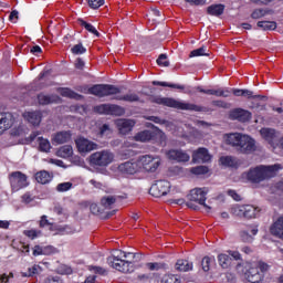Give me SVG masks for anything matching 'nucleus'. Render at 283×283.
Instances as JSON below:
<instances>
[{"instance_id":"nucleus-1","label":"nucleus","mask_w":283,"mask_h":283,"mask_svg":"<svg viewBox=\"0 0 283 283\" xmlns=\"http://www.w3.org/2000/svg\"><path fill=\"white\" fill-rule=\"evenodd\" d=\"M160 165H163V159L160 156L142 155L137 159H132L120 164L117 169L120 174H127L129 176H134V174H138V171H144L145 174H156Z\"/></svg>"},{"instance_id":"nucleus-2","label":"nucleus","mask_w":283,"mask_h":283,"mask_svg":"<svg viewBox=\"0 0 283 283\" xmlns=\"http://www.w3.org/2000/svg\"><path fill=\"white\" fill-rule=\"evenodd\" d=\"M90 94L98 96V98H105V96H113V101H125L126 103H138L140 97L136 93H128L126 95L120 94V88L112 84H96L88 88Z\"/></svg>"},{"instance_id":"nucleus-3","label":"nucleus","mask_w":283,"mask_h":283,"mask_svg":"<svg viewBox=\"0 0 283 283\" xmlns=\"http://www.w3.org/2000/svg\"><path fill=\"white\" fill-rule=\"evenodd\" d=\"M226 145L235 147L241 154H253L255 151V139L251 136L241 133H228L223 135Z\"/></svg>"},{"instance_id":"nucleus-4","label":"nucleus","mask_w":283,"mask_h":283,"mask_svg":"<svg viewBox=\"0 0 283 283\" xmlns=\"http://www.w3.org/2000/svg\"><path fill=\"white\" fill-rule=\"evenodd\" d=\"M134 253L124 252L123 250H114L113 254L108 256L107 262L109 266L119 271L120 273H132L134 271Z\"/></svg>"},{"instance_id":"nucleus-5","label":"nucleus","mask_w":283,"mask_h":283,"mask_svg":"<svg viewBox=\"0 0 283 283\" xmlns=\"http://www.w3.org/2000/svg\"><path fill=\"white\" fill-rule=\"evenodd\" d=\"M280 169H282V165L280 164L258 166L255 168H251L248 172H243L242 178L243 180H250V182H262V180L273 178Z\"/></svg>"},{"instance_id":"nucleus-6","label":"nucleus","mask_w":283,"mask_h":283,"mask_svg":"<svg viewBox=\"0 0 283 283\" xmlns=\"http://www.w3.org/2000/svg\"><path fill=\"white\" fill-rule=\"evenodd\" d=\"M151 103L157 105H164L165 107H172L174 109H184L187 112H202V108L196 104L178 101L174 97L155 96L151 98Z\"/></svg>"},{"instance_id":"nucleus-7","label":"nucleus","mask_w":283,"mask_h":283,"mask_svg":"<svg viewBox=\"0 0 283 283\" xmlns=\"http://www.w3.org/2000/svg\"><path fill=\"white\" fill-rule=\"evenodd\" d=\"M116 155L109 149L93 153L88 160L92 167H109L114 163Z\"/></svg>"},{"instance_id":"nucleus-8","label":"nucleus","mask_w":283,"mask_h":283,"mask_svg":"<svg viewBox=\"0 0 283 283\" xmlns=\"http://www.w3.org/2000/svg\"><path fill=\"white\" fill-rule=\"evenodd\" d=\"M271 266L265 262H258L254 266H251L245 273L244 277L250 283H260L264 280V275L269 273Z\"/></svg>"},{"instance_id":"nucleus-9","label":"nucleus","mask_w":283,"mask_h":283,"mask_svg":"<svg viewBox=\"0 0 283 283\" xmlns=\"http://www.w3.org/2000/svg\"><path fill=\"white\" fill-rule=\"evenodd\" d=\"M231 213L237 218H247L248 220H251L258 218L260 209L253 205H234L231 208Z\"/></svg>"},{"instance_id":"nucleus-10","label":"nucleus","mask_w":283,"mask_h":283,"mask_svg":"<svg viewBox=\"0 0 283 283\" xmlns=\"http://www.w3.org/2000/svg\"><path fill=\"white\" fill-rule=\"evenodd\" d=\"M207 193H209V188L207 187L193 188L188 195V200H190V202H197V205H201L207 213H209V211H211V207L205 203L207 202Z\"/></svg>"},{"instance_id":"nucleus-11","label":"nucleus","mask_w":283,"mask_h":283,"mask_svg":"<svg viewBox=\"0 0 283 283\" xmlns=\"http://www.w3.org/2000/svg\"><path fill=\"white\" fill-rule=\"evenodd\" d=\"M96 114H104L105 116H124L125 108L116 104H101L95 106Z\"/></svg>"},{"instance_id":"nucleus-12","label":"nucleus","mask_w":283,"mask_h":283,"mask_svg":"<svg viewBox=\"0 0 283 283\" xmlns=\"http://www.w3.org/2000/svg\"><path fill=\"white\" fill-rule=\"evenodd\" d=\"M233 260H242V254L238 251L229 250L227 253L218 255V262L221 269H231V266H233Z\"/></svg>"},{"instance_id":"nucleus-13","label":"nucleus","mask_w":283,"mask_h":283,"mask_svg":"<svg viewBox=\"0 0 283 283\" xmlns=\"http://www.w3.org/2000/svg\"><path fill=\"white\" fill-rule=\"evenodd\" d=\"M171 189V184L167 180H158L150 187L149 193L154 198H160L167 196Z\"/></svg>"},{"instance_id":"nucleus-14","label":"nucleus","mask_w":283,"mask_h":283,"mask_svg":"<svg viewBox=\"0 0 283 283\" xmlns=\"http://www.w3.org/2000/svg\"><path fill=\"white\" fill-rule=\"evenodd\" d=\"M39 136H41V132L39 130L31 133V135L29 136L30 143H32L33 140H38L39 151H42L43 154H50V151H52V144L50 143V139Z\"/></svg>"},{"instance_id":"nucleus-15","label":"nucleus","mask_w":283,"mask_h":283,"mask_svg":"<svg viewBox=\"0 0 283 283\" xmlns=\"http://www.w3.org/2000/svg\"><path fill=\"white\" fill-rule=\"evenodd\" d=\"M10 182L13 191H19L28 187V176L21 171L12 172L10 176Z\"/></svg>"},{"instance_id":"nucleus-16","label":"nucleus","mask_w":283,"mask_h":283,"mask_svg":"<svg viewBox=\"0 0 283 283\" xmlns=\"http://www.w3.org/2000/svg\"><path fill=\"white\" fill-rule=\"evenodd\" d=\"M77 151L80 154H90V151H94V149H98V144L85 138L80 137L75 140Z\"/></svg>"},{"instance_id":"nucleus-17","label":"nucleus","mask_w":283,"mask_h":283,"mask_svg":"<svg viewBox=\"0 0 283 283\" xmlns=\"http://www.w3.org/2000/svg\"><path fill=\"white\" fill-rule=\"evenodd\" d=\"M168 160H175L176 163H189L191 156L182 149H170L165 151Z\"/></svg>"},{"instance_id":"nucleus-18","label":"nucleus","mask_w":283,"mask_h":283,"mask_svg":"<svg viewBox=\"0 0 283 283\" xmlns=\"http://www.w3.org/2000/svg\"><path fill=\"white\" fill-rule=\"evenodd\" d=\"M192 163H211V154H209V149L207 148H198L192 153Z\"/></svg>"},{"instance_id":"nucleus-19","label":"nucleus","mask_w":283,"mask_h":283,"mask_svg":"<svg viewBox=\"0 0 283 283\" xmlns=\"http://www.w3.org/2000/svg\"><path fill=\"white\" fill-rule=\"evenodd\" d=\"M115 125L119 132V134H129L134 129V126L136 125V120L134 119H125L119 118L115 120Z\"/></svg>"},{"instance_id":"nucleus-20","label":"nucleus","mask_w":283,"mask_h":283,"mask_svg":"<svg viewBox=\"0 0 283 283\" xmlns=\"http://www.w3.org/2000/svg\"><path fill=\"white\" fill-rule=\"evenodd\" d=\"M231 120H239V123H247L251 118V112L243 108H234L230 112Z\"/></svg>"},{"instance_id":"nucleus-21","label":"nucleus","mask_w":283,"mask_h":283,"mask_svg":"<svg viewBox=\"0 0 283 283\" xmlns=\"http://www.w3.org/2000/svg\"><path fill=\"white\" fill-rule=\"evenodd\" d=\"M72 140V133L70 130H61L52 135L51 142L53 145H65Z\"/></svg>"},{"instance_id":"nucleus-22","label":"nucleus","mask_w":283,"mask_h":283,"mask_svg":"<svg viewBox=\"0 0 283 283\" xmlns=\"http://www.w3.org/2000/svg\"><path fill=\"white\" fill-rule=\"evenodd\" d=\"M14 125V117L10 113H0V136Z\"/></svg>"},{"instance_id":"nucleus-23","label":"nucleus","mask_w":283,"mask_h":283,"mask_svg":"<svg viewBox=\"0 0 283 283\" xmlns=\"http://www.w3.org/2000/svg\"><path fill=\"white\" fill-rule=\"evenodd\" d=\"M185 127L188 130H185L184 128L178 127L176 135L181 136V138H189V136H193L195 138L199 139L202 137V135L198 130L190 128L188 125H185Z\"/></svg>"},{"instance_id":"nucleus-24","label":"nucleus","mask_w":283,"mask_h":283,"mask_svg":"<svg viewBox=\"0 0 283 283\" xmlns=\"http://www.w3.org/2000/svg\"><path fill=\"white\" fill-rule=\"evenodd\" d=\"M258 235V226L252 224L250 226V232L249 230H241L240 238L242 242H253V237Z\"/></svg>"},{"instance_id":"nucleus-25","label":"nucleus","mask_w":283,"mask_h":283,"mask_svg":"<svg viewBox=\"0 0 283 283\" xmlns=\"http://www.w3.org/2000/svg\"><path fill=\"white\" fill-rule=\"evenodd\" d=\"M134 140H136L137 143H153L154 132L142 130L134 136Z\"/></svg>"},{"instance_id":"nucleus-26","label":"nucleus","mask_w":283,"mask_h":283,"mask_svg":"<svg viewBox=\"0 0 283 283\" xmlns=\"http://www.w3.org/2000/svg\"><path fill=\"white\" fill-rule=\"evenodd\" d=\"M23 117L25 118V120H28V123H30L31 125H41V112L35 111V112H25L23 114Z\"/></svg>"},{"instance_id":"nucleus-27","label":"nucleus","mask_w":283,"mask_h":283,"mask_svg":"<svg viewBox=\"0 0 283 283\" xmlns=\"http://www.w3.org/2000/svg\"><path fill=\"white\" fill-rule=\"evenodd\" d=\"M35 180L40 185H48V182L52 181V174H50L48 170H41L35 174Z\"/></svg>"},{"instance_id":"nucleus-28","label":"nucleus","mask_w":283,"mask_h":283,"mask_svg":"<svg viewBox=\"0 0 283 283\" xmlns=\"http://www.w3.org/2000/svg\"><path fill=\"white\" fill-rule=\"evenodd\" d=\"M59 94H61V96H64L65 98H74L75 101H82L83 98V95L77 94L70 88H59Z\"/></svg>"},{"instance_id":"nucleus-29","label":"nucleus","mask_w":283,"mask_h":283,"mask_svg":"<svg viewBox=\"0 0 283 283\" xmlns=\"http://www.w3.org/2000/svg\"><path fill=\"white\" fill-rule=\"evenodd\" d=\"M74 154V149L71 145H64L60 147L56 151V156L60 158H71V156Z\"/></svg>"},{"instance_id":"nucleus-30","label":"nucleus","mask_w":283,"mask_h":283,"mask_svg":"<svg viewBox=\"0 0 283 283\" xmlns=\"http://www.w3.org/2000/svg\"><path fill=\"white\" fill-rule=\"evenodd\" d=\"M208 14L211 17H220L224 14V4H212L207 9Z\"/></svg>"},{"instance_id":"nucleus-31","label":"nucleus","mask_w":283,"mask_h":283,"mask_svg":"<svg viewBox=\"0 0 283 283\" xmlns=\"http://www.w3.org/2000/svg\"><path fill=\"white\" fill-rule=\"evenodd\" d=\"M153 143H157V145H167V135L163 133V130L156 128L154 130V140Z\"/></svg>"},{"instance_id":"nucleus-32","label":"nucleus","mask_w":283,"mask_h":283,"mask_svg":"<svg viewBox=\"0 0 283 283\" xmlns=\"http://www.w3.org/2000/svg\"><path fill=\"white\" fill-rule=\"evenodd\" d=\"M220 165L223 167H238V159L231 156H223L219 159Z\"/></svg>"},{"instance_id":"nucleus-33","label":"nucleus","mask_w":283,"mask_h":283,"mask_svg":"<svg viewBox=\"0 0 283 283\" xmlns=\"http://www.w3.org/2000/svg\"><path fill=\"white\" fill-rule=\"evenodd\" d=\"M260 134L264 140L269 142L270 144L273 143L275 139V129L272 128H262Z\"/></svg>"},{"instance_id":"nucleus-34","label":"nucleus","mask_w":283,"mask_h":283,"mask_svg":"<svg viewBox=\"0 0 283 283\" xmlns=\"http://www.w3.org/2000/svg\"><path fill=\"white\" fill-rule=\"evenodd\" d=\"M42 271H43V268H41L38 264H34L28 269V272H22L21 276L22 277H33V275H39V273H42Z\"/></svg>"},{"instance_id":"nucleus-35","label":"nucleus","mask_w":283,"mask_h":283,"mask_svg":"<svg viewBox=\"0 0 283 283\" xmlns=\"http://www.w3.org/2000/svg\"><path fill=\"white\" fill-rule=\"evenodd\" d=\"M177 271H191L193 269V263L187 261V260H178L176 263Z\"/></svg>"},{"instance_id":"nucleus-36","label":"nucleus","mask_w":283,"mask_h":283,"mask_svg":"<svg viewBox=\"0 0 283 283\" xmlns=\"http://www.w3.org/2000/svg\"><path fill=\"white\" fill-rule=\"evenodd\" d=\"M57 99L59 97L56 96H49L45 94L38 95V101L40 105H50L51 103H56Z\"/></svg>"},{"instance_id":"nucleus-37","label":"nucleus","mask_w":283,"mask_h":283,"mask_svg":"<svg viewBox=\"0 0 283 283\" xmlns=\"http://www.w3.org/2000/svg\"><path fill=\"white\" fill-rule=\"evenodd\" d=\"M78 24L82 28H85L87 32H91V34H94L95 36H101V33H98V30H96L94 25H92L91 23H87L85 20L78 19Z\"/></svg>"},{"instance_id":"nucleus-38","label":"nucleus","mask_w":283,"mask_h":283,"mask_svg":"<svg viewBox=\"0 0 283 283\" xmlns=\"http://www.w3.org/2000/svg\"><path fill=\"white\" fill-rule=\"evenodd\" d=\"M258 28H260V30H275L277 23L275 21H259Z\"/></svg>"},{"instance_id":"nucleus-39","label":"nucleus","mask_w":283,"mask_h":283,"mask_svg":"<svg viewBox=\"0 0 283 283\" xmlns=\"http://www.w3.org/2000/svg\"><path fill=\"white\" fill-rule=\"evenodd\" d=\"M216 264V259L211 256H205L201 261L202 270L207 273L208 271H211V265Z\"/></svg>"},{"instance_id":"nucleus-40","label":"nucleus","mask_w":283,"mask_h":283,"mask_svg":"<svg viewBox=\"0 0 283 283\" xmlns=\"http://www.w3.org/2000/svg\"><path fill=\"white\" fill-rule=\"evenodd\" d=\"M55 231H57V235H70V233H74V229L70 226H56Z\"/></svg>"},{"instance_id":"nucleus-41","label":"nucleus","mask_w":283,"mask_h":283,"mask_svg":"<svg viewBox=\"0 0 283 283\" xmlns=\"http://www.w3.org/2000/svg\"><path fill=\"white\" fill-rule=\"evenodd\" d=\"M195 176H205V174H209V167L207 166H197L190 169Z\"/></svg>"},{"instance_id":"nucleus-42","label":"nucleus","mask_w":283,"mask_h":283,"mask_svg":"<svg viewBox=\"0 0 283 283\" xmlns=\"http://www.w3.org/2000/svg\"><path fill=\"white\" fill-rule=\"evenodd\" d=\"M153 85H160V87H171L172 90H185V86L171 84L167 82L153 81Z\"/></svg>"},{"instance_id":"nucleus-43","label":"nucleus","mask_w":283,"mask_h":283,"mask_svg":"<svg viewBox=\"0 0 283 283\" xmlns=\"http://www.w3.org/2000/svg\"><path fill=\"white\" fill-rule=\"evenodd\" d=\"M24 235H27V238H30V240H36V238H41L42 232L36 229L24 230Z\"/></svg>"},{"instance_id":"nucleus-44","label":"nucleus","mask_w":283,"mask_h":283,"mask_svg":"<svg viewBox=\"0 0 283 283\" xmlns=\"http://www.w3.org/2000/svg\"><path fill=\"white\" fill-rule=\"evenodd\" d=\"M193 56H209V53H207V48L201 46L199 49L191 51L190 59H193Z\"/></svg>"},{"instance_id":"nucleus-45","label":"nucleus","mask_w":283,"mask_h":283,"mask_svg":"<svg viewBox=\"0 0 283 283\" xmlns=\"http://www.w3.org/2000/svg\"><path fill=\"white\" fill-rule=\"evenodd\" d=\"M114 202H116V198L108 196V197H104L101 200V205L105 208V209H109V207H112V205H114Z\"/></svg>"},{"instance_id":"nucleus-46","label":"nucleus","mask_w":283,"mask_h":283,"mask_svg":"<svg viewBox=\"0 0 283 283\" xmlns=\"http://www.w3.org/2000/svg\"><path fill=\"white\" fill-rule=\"evenodd\" d=\"M161 283H180V279L174 274H166L163 276Z\"/></svg>"},{"instance_id":"nucleus-47","label":"nucleus","mask_w":283,"mask_h":283,"mask_svg":"<svg viewBox=\"0 0 283 283\" xmlns=\"http://www.w3.org/2000/svg\"><path fill=\"white\" fill-rule=\"evenodd\" d=\"M269 14V10L266 9H256L252 12L251 17L253 19H262L263 17H266Z\"/></svg>"},{"instance_id":"nucleus-48","label":"nucleus","mask_w":283,"mask_h":283,"mask_svg":"<svg viewBox=\"0 0 283 283\" xmlns=\"http://www.w3.org/2000/svg\"><path fill=\"white\" fill-rule=\"evenodd\" d=\"M73 54H85V52H87V49H85V46H83L82 43L80 44H75L72 49H71Z\"/></svg>"},{"instance_id":"nucleus-49","label":"nucleus","mask_w":283,"mask_h":283,"mask_svg":"<svg viewBox=\"0 0 283 283\" xmlns=\"http://www.w3.org/2000/svg\"><path fill=\"white\" fill-rule=\"evenodd\" d=\"M105 4V0H88V6L92 10H98L101 6Z\"/></svg>"},{"instance_id":"nucleus-50","label":"nucleus","mask_w":283,"mask_h":283,"mask_svg":"<svg viewBox=\"0 0 283 283\" xmlns=\"http://www.w3.org/2000/svg\"><path fill=\"white\" fill-rule=\"evenodd\" d=\"M157 64L161 67H169V61L167 60V55L160 54L159 57L157 59Z\"/></svg>"},{"instance_id":"nucleus-51","label":"nucleus","mask_w":283,"mask_h":283,"mask_svg":"<svg viewBox=\"0 0 283 283\" xmlns=\"http://www.w3.org/2000/svg\"><path fill=\"white\" fill-rule=\"evenodd\" d=\"M57 191L64 192V191H70L72 189V182H62L59 184L56 187Z\"/></svg>"},{"instance_id":"nucleus-52","label":"nucleus","mask_w":283,"mask_h":283,"mask_svg":"<svg viewBox=\"0 0 283 283\" xmlns=\"http://www.w3.org/2000/svg\"><path fill=\"white\" fill-rule=\"evenodd\" d=\"M99 134H101V136H109L112 134V128H109V125L104 124L99 128Z\"/></svg>"},{"instance_id":"nucleus-53","label":"nucleus","mask_w":283,"mask_h":283,"mask_svg":"<svg viewBox=\"0 0 283 283\" xmlns=\"http://www.w3.org/2000/svg\"><path fill=\"white\" fill-rule=\"evenodd\" d=\"M40 227L43 229L44 227H53L52 221L48 220V216H42L40 220Z\"/></svg>"},{"instance_id":"nucleus-54","label":"nucleus","mask_w":283,"mask_h":283,"mask_svg":"<svg viewBox=\"0 0 283 283\" xmlns=\"http://www.w3.org/2000/svg\"><path fill=\"white\" fill-rule=\"evenodd\" d=\"M214 96H222L223 98H229L231 96V92L224 90H214Z\"/></svg>"},{"instance_id":"nucleus-55","label":"nucleus","mask_w":283,"mask_h":283,"mask_svg":"<svg viewBox=\"0 0 283 283\" xmlns=\"http://www.w3.org/2000/svg\"><path fill=\"white\" fill-rule=\"evenodd\" d=\"M164 264L163 263H148L147 268L149 271H158L159 269H163Z\"/></svg>"},{"instance_id":"nucleus-56","label":"nucleus","mask_w":283,"mask_h":283,"mask_svg":"<svg viewBox=\"0 0 283 283\" xmlns=\"http://www.w3.org/2000/svg\"><path fill=\"white\" fill-rule=\"evenodd\" d=\"M90 271H93V273H98V275H105L106 273L105 269L101 266H91Z\"/></svg>"},{"instance_id":"nucleus-57","label":"nucleus","mask_w":283,"mask_h":283,"mask_svg":"<svg viewBox=\"0 0 283 283\" xmlns=\"http://www.w3.org/2000/svg\"><path fill=\"white\" fill-rule=\"evenodd\" d=\"M147 120H151L153 123H156L157 125H165V120L160 119V117H156V116H149L147 117Z\"/></svg>"},{"instance_id":"nucleus-58","label":"nucleus","mask_w":283,"mask_h":283,"mask_svg":"<svg viewBox=\"0 0 283 283\" xmlns=\"http://www.w3.org/2000/svg\"><path fill=\"white\" fill-rule=\"evenodd\" d=\"M136 283H149V275H145V274L139 275L137 277Z\"/></svg>"},{"instance_id":"nucleus-59","label":"nucleus","mask_w":283,"mask_h":283,"mask_svg":"<svg viewBox=\"0 0 283 283\" xmlns=\"http://www.w3.org/2000/svg\"><path fill=\"white\" fill-rule=\"evenodd\" d=\"M75 67L76 70H83V67H85V62L83 61V59L78 57L75 61Z\"/></svg>"},{"instance_id":"nucleus-60","label":"nucleus","mask_w":283,"mask_h":283,"mask_svg":"<svg viewBox=\"0 0 283 283\" xmlns=\"http://www.w3.org/2000/svg\"><path fill=\"white\" fill-rule=\"evenodd\" d=\"M45 283H61V277H59V276H49L45 280Z\"/></svg>"},{"instance_id":"nucleus-61","label":"nucleus","mask_w":283,"mask_h":283,"mask_svg":"<svg viewBox=\"0 0 283 283\" xmlns=\"http://www.w3.org/2000/svg\"><path fill=\"white\" fill-rule=\"evenodd\" d=\"M90 185L95 187V189H103V184H101L99 181H96V179H91Z\"/></svg>"},{"instance_id":"nucleus-62","label":"nucleus","mask_w":283,"mask_h":283,"mask_svg":"<svg viewBox=\"0 0 283 283\" xmlns=\"http://www.w3.org/2000/svg\"><path fill=\"white\" fill-rule=\"evenodd\" d=\"M90 209H91L92 213H94V214L101 213V208H99L98 205H96V203H92V205L90 206Z\"/></svg>"},{"instance_id":"nucleus-63","label":"nucleus","mask_w":283,"mask_h":283,"mask_svg":"<svg viewBox=\"0 0 283 283\" xmlns=\"http://www.w3.org/2000/svg\"><path fill=\"white\" fill-rule=\"evenodd\" d=\"M228 196H230V198H233V200H240V195H238L235 190H228Z\"/></svg>"},{"instance_id":"nucleus-64","label":"nucleus","mask_w":283,"mask_h":283,"mask_svg":"<svg viewBox=\"0 0 283 283\" xmlns=\"http://www.w3.org/2000/svg\"><path fill=\"white\" fill-rule=\"evenodd\" d=\"M0 229H10V221L0 220Z\"/></svg>"}]
</instances>
